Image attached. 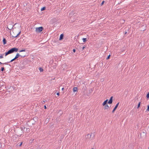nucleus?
Instances as JSON below:
<instances>
[{
    "instance_id": "nucleus-5",
    "label": "nucleus",
    "mask_w": 149,
    "mask_h": 149,
    "mask_svg": "<svg viewBox=\"0 0 149 149\" xmlns=\"http://www.w3.org/2000/svg\"><path fill=\"white\" fill-rule=\"evenodd\" d=\"M119 104V102H118L117 104L116 105L115 107L112 110V113H113L115 112V110H116V109H117V108L118 107Z\"/></svg>"
},
{
    "instance_id": "nucleus-35",
    "label": "nucleus",
    "mask_w": 149,
    "mask_h": 149,
    "mask_svg": "<svg viewBox=\"0 0 149 149\" xmlns=\"http://www.w3.org/2000/svg\"><path fill=\"white\" fill-rule=\"evenodd\" d=\"M63 38H59V40H62L63 39Z\"/></svg>"
},
{
    "instance_id": "nucleus-6",
    "label": "nucleus",
    "mask_w": 149,
    "mask_h": 149,
    "mask_svg": "<svg viewBox=\"0 0 149 149\" xmlns=\"http://www.w3.org/2000/svg\"><path fill=\"white\" fill-rule=\"evenodd\" d=\"M23 130V129L22 127L21 128V130H20L19 131H18V132L17 133V134L20 135H22V134L23 133V132L22 131Z\"/></svg>"
},
{
    "instance_id": "nucleus-30",
    "label": "nucleus",
    "mask_w": 149,
    "mask_h": 149,
    "mask_svg": "<svg viewBox=\"0 0 149 149\" xmlns=\"http://www.w3.org/2000/svg\"><path fill=\"white\" fill-rule=\"evenodd\" d=\"M8 63H1V62H0V64H5L6 65H7L8 64Z\"/></svg>"
},
{
    "instance_id": "nucleus-8",
    "label": "nucleus",
    "mask_w": 149,
    "mask_h": 149,
    "mask_svg": "<svg viewBox=\"0 0 149 149\" xmlns=\"http://www.w3.org/2000/svg\"><path fill=\"white\" fill-rule=\"evenodd\" d=\"M6 88V87L5 86L3 85L0 87V90H1L2 91H4L5 90L4 88Z\"/></svg>"
},
{
    "instance_id": "nucleus-46",
    "label": "nucleus",
    "mask_w": 149,
    "mask_h": 149,
    "mask_svg": "<svg viewBox=\"0 0 149 149\" xmlns=\"http://www.w3.org/2000/svg\"><path fill=\"white\" fill-rule=\"evenodd\" d=\"M25 127H24V129H25Z\"/></svg>"
},
{
    "instance_id": "nucleus-48",
    "label": "nucleus",
    "mask_w": 149,
    "mask_h": 149,
    "mask_svg": "<svg viewBox=\"0 0 149 149\" xmlns=\"http://www.w3.org/2000/svg\"><path fill=\"white\" fill-rule=\"evenodd\" d=\"M91 149H94V148H92Z\"/></svg>"
},
{
    "instance_id": "nucleus-38",
    "label": "nucleus",
    "mask_w": 149,
    "mask_h": 149,
    "mask_svg": "<svg viewBox=\"0 0 149 149\" xmlns=\"http://www.w3.org/2000/svg\"><path fill=\"white\" fill-rule=\"evenodd\" d=\"M73 51L74 53H75L76 52V50L75 49H73Z\"/></svg>"
},
{
    "instance_id": "nucleus-22",
    "label": "nucleus",
    "mask_w": 149,
    "mask_h": 149,
    "mask_svg": "<svg viewBox=\"0 0 149 149\" xmlns=\"http://www.w3.org/2000/svg\"><path fill=\"white\" fill-rule=\"evenodd\" d=\"M26 131L27 133H29L30 132V129L28 128H26Z\"/></svg>"
},
{
    "instance_id": "nucleus-23",
    "label": "nucleus",
    "mask_w": 149,
    "mask_h": 149,
    "mask_svg": "<svg viewBox=\"0 0 149 149\" xmlns=\"http://www.w3.org/2000/svg\"><path fill=\"white\" fill-rule=\"evenodd\" d=\"M141 106V102H140L138 104V106L137 107V108L138 109Z\"/></svg>"
},
{
    "instance_id": "nucleus-29",
    "label": "nucleus",
    "mask_w": 149,
    "mask_h": 149,
    "mask_svg": "<svg viewBox=\"0 0 149 149\" xmlns=\"http://www.w3.org/2000/svg\"><path fill=\"white\" fill-rule=\"evenodd\" d=\"M25 49H22V50L19 51L20 52H25Z\"/></svg>"
},
{
    "instance_id": "nucleus-12",
    "label": "nucleus",
    "mask_w": 149,
    "mask_h": 149,
    "mask_svg": "<svg viewBox=\"0 0 149 149\" xmlns=\"http://www.w3.org/2000/svg\"><path fill=\"white\" fill-rule=\"evenodd\" d=\"M78 91V88L77 87H75L73 88V91L74 92L77 91Z\"/></svg>"
},
{
    "instance_id": "nucleus-21",
    "label": "nucleus",
    "mask_w": 149,
    "mask_h": 149,
    "mask_svg": "<svg viewBox=\"0 0 149 149\" xmlns=\"http://www.w3.org/2000/svg\"><path fill=\"white\" fill-rule=\"evenodd\" d=\"M1 71L2 72H3L5 70V68L3 67H1Z\"/></svg>"
},
{
    "instance_id": "nucleus-26",
    "label": "nucleus",
    "mask_w": 149,
    "mask_h": 149,
    "mask_svg": "<svg viewBox=\"0 0 149 149\" xmlns=\"http://www.w3.org/2000/svg\"><path fill=\"white\" fill-rule=\"evenodd\" d=\"M3 55H4L3 54H1V55L0 56V58H3Z\"/></svg>"
},
{
    "instance_id": "nucleus-15",
    "label": "nucleus",
    "mask_w": 149,
    "mask_h": 149,
    "mask_svg": "<svg viewBox=\"0 0 149 149\" xmlns=\"http://www.w3.org/2000/svg\"><path fill=\"white\" fill-rule=\"evenodd\" d=\"M58 113H60V116H61L63 113V112L62 110H60L58 111Z\"/></svg>"
},
{
    "instance_id": "nucleus-24",
    "label": "nucleus",
    "mask_w": 149,
    "mask_h": 149,
    "mask_svg": "<svg viewBox=\"0 0 149 149\" xmlns=\"http://www.w3.org/2000/svg\"><path fill=\"white\" fill-rule=\"evenodd\" d=\"M111 55L110 54L106 58V59L108 60L110 58V57Z\"/></svg>"
},
{
    "instance_id": "nucleus-47",
    "label": "nucleus",
    "mask_w": 149,
    "mask_h": 149,
    "mask_svg": "<svg viewBox=\"0 0 149 149\" xmlns=\"http://www.w3.org/2000/svg\"><path fill=\"white\" fill-rule=\"evenodd\" d=\"M71 13L72 14V13H73V12H71Z\"/></svg>"
},
{
    "instance_id": "nucleus-42",
    "label": "nucleus",
    "mask_w": 149,
    "mask_h": 149,
    "mask_svg": "<svg viewBox=\"0 0 149 149\" xmlns=\"http://www.w3.org/2000/svg\"><path fill=\"white\" fill-rule=\"evenodd\" d=\"M64 88H62V91H63L64 90Z\"/></svg>"
},
{
    "instance_id": "nucleus-37",
    "label": "nucleus",
    "mask_w": 149,
    "mask_h": 149,
    "mask_svg": "<svg viewBox=\"0 0 149 149\" xmlns=\"http://www.w3.org/2000/svg\"><path fill=\"white\" fill-rule=\"evenodd\" d=\"M56 94L58 96H59V95H60V93H59V92H58V93H56Z\"/></svg>"
},
{
    "instance_id": "nucleus-3",
    "label": "nucleus",
    "mask_w": 149,
    "mask_h": 149,
    "mask_svg": "<svg viewBox=\"0 0 149 149\" xmlns=\"http://www.w3.org/2000/svg\"><path fill=\"white\" fill-rule=\"evenodd\" d=\"M43 29L44 28L42 26L37 27L36 28V31L38 33H40L42 31Z\"/></svg>"
},
{
    "instance_id": "nucleus-25",
    "label": "nucleus",
    "mask_w": 149,
    "mask_h": 149,
    "mask_svg": "<svg viewBox=\"0 0 149 149\" xmlns=\"http://www.w3.org/2000/svg\"><path fill=\"white\" fill-rule=\"evenodd\" d=\"M146 97L147 99H148L149 98V92H148L147 94Z\"/></svg>"
},
{
    "instance_id": "nucleus-4",
    "label": "nucleus",
    "mask_w": 149,
    "mask_h": 149,
    "mask_svg": "<svg viewBox=\"0 0 149 149\" xmlns=\"http://www.w3.org/2000/svg\"><path fill=\"white\" fill-rule=\"evenodd\" d=\"M125 31L124 32V33L125 35H126V34H128L129 33V28L126 27L125 28Z\"/></svg>"
},
{
    "instance_id": "nucleus-16",
    "label": "nucleus",
    "mask_w": 149,
    "mask_h": 149,
    "mask_svg": "<svg viewBox=\"0 0 149 149\" xmlns=\"http://www.w3.org/2000/svg\"><path fill=\"white\" fill-rule=\"evenodd\" d=\"M113 102V100H109L108 102H107V103L109 104H111Z\"/></svg>"
},
{
    "instance_id": "nucleus-2",
    "label": "nucleus",
    "mask_w": 149,
    "mask_h": 149,
    "mask_svg": "<svg viewBox=\"0 0 149 149\" xmlns=\"http://www.w3.org/2000/svg\"><path fill=\"white\" fill-rule=\"evenodd\" d=\"M12 33H11V32L10 33L12 37H17L21 33L20 31L17 32V30L16 29H13L12 30Z\"/></svg>"
},
{
    "instance_id": "nucleus-1",
    "label": "nucleus",
    "mask_w": 149,
    "mask_h": 149,
    "mask_svg": "<svg viewBox=\"0 0 149 149\" xmlns=\"http://www.w3.org/2000/svg\"><path fill=\"white\" fill-rule=\"evenodd\" d=\"M18 49L16 47L12 48L8 50V51L5 53V56H6L9 54H12L14 52H17L18 51Z\"/></svg>"
},
{
    "instance_id": "nucleus-13",
    "label": "nucleus",
    "mask_w": 149,
    "mask_h": 149,
    "mask_svg": "<svg viewBox=\"0 0 149 149\" xmlns=\"http://www.w3.org/2000/svg\"><path fill=\"white\" fill-rule=\"evenodd\" d=\"M53 36L54 37H58V34L57 33H55Z\"/></svg>"
},
{
    "instance_id": "nucleus-17",
    "label": "nucleus",
    "mask_w": 149,
    "mask_h": 149,
    "mask_svg": "<svg viewBox=\"0 0 149 149\" xmlns=\"http://www.w3.org/2000/svg\"><path fill=\"white\" fill-rule=\"evenodd\" d=\"M82 40L83 42H85L87 41V38H83Z\"/></svg>"
},
{
    "instance_id": "nucleus-32",
    "label": "nucleus",
    "mask_w": 149,
    "mask_h": 149,
    "mask_svg": "<svg viewBox=\"0 0 149 149\" xmlns=\"http://www.w3.org/2000/svg\"><path fill=\"white\" fill-rule=\"evenodd\" d=\"M22 142H21L19 144V146H22Z\"/></svg>"
},
{
    "instance_id": "nucleus-9",
    "label": "nucleus",
    "mask_w": 149,
    "mask_h": 149,
    "mask_svg": "<svg viewBox=\"0 0 149 149\" xmlns=\"http://www.w3.org/2000/svg\"><path fill=\"white\" fill-rule=\"evenodd\" d=\"M89 136H90V138H91V139L93 138L94 137V135L93 134H92V133L91 134H88L87 136L89 137Z\"/></svg>"
},
{
    "instance_id": "nucleus-10",
    "label": "nucleus",
    "mask_w": 149,
    "mask_h": 149,
    "mask_svg": "<svg viewBox=\"0 0 149 149\" xmlns=\"http://www.w3.org/2000/svg\"><path fill=\"white\" fill-rule=\"evenodd\" d=\"M108 101V100L107 99L105 101H104V102H103L102 104V105L104 106H105L107 104V103L108 102H107Z\"/></svg>"
},
{
    "instance_id": "nucleus-18",
    "label": "nucleus",
    "mask_w": 149,
    "mask_h": 149,
    "mask_svg": "<svg viewBox=\"0 0 149 149\" xmlns=\"http://www.w3.org/2000/svg\"><path fill=\"white\" fill-rule=\"evenodd\" d=\"M16 59H17L16 58H15V57L14 58H13V59H12L10 61L8 62V63H10V62H12L13 61H15Z\"/></svg>"
},
{
    "instance_id": "nucleus-27",
    "label": "nucleus",
    "mask_w": 149,
    "mask_h": 149,
    "mask_svg": "<svg viewBox=\"0 0 149 149\" xmlns=\"http://www.w3.org/2000/svg\"><path fill=\"white\" fill-rule=\"evenodd\" d=\"M10 91H8V90H6V93H6V94H7L8 93H10Z\"/></svg>"
},
{
    "instance_id": "nucleus-41",
    "label": "nucleus",
    "mask_w": 149,
    "mask_h": 149,
    "mask_svg": "<svg viewBox=\"0 0 149 149\" xmlns=\"http://www.w3.org/2000/svg\"><path fill=\"white\" fill-rule=\"evenodd\" d=\"M46 100H45V101H43V102H42V103H45V102H46Z\"/></svg>"
},
{
    "instance_id": "nucleus-39",
    "label": "nucleus",
    "mask_w": 149,
    "mask_h": 149,
    "mask_svg": "<svg viewBox=\"0 0 149 149\" xmlns=\"http://www.w3.org/2000/svg\"><path fill=\"white\" fill-rule=\"evenodd\" d=\"M44 109H47V107H46V105H45V106H44Z\"/></svg>"
},
{
    "instance_id": "nucleus-7",
    "label": "nucleus",
    "mask_w": 149,
    "mask_h": 149,
    "mask_svg": "<svg viewBox=\"0 0 149 149\" xmlns=\"http://www.w3.org/2000/svg\"><path fill=\"white\" fill-rule=\"evenodd\" d=\"M19 56H21V57H24L25 56H21V55H20L19 54V53H17L15 56V58H16V59H17L19 57Z\"/></svg>"
},
{
    "instance_id": "nucleus-20",
    "label": "nucleus",
    "mask_w": 149,
    "mask_h": 149,
    "mask_svg": "<svg viewBox=\"0 0 149 149\" xmlns=\"http://www.w3.org/2000/svg\"><path fill=\"white\" fill-rule=\"evenodd\" d=\"M39 70L40 72H42L43 71V69L42 68H39Z\"/></svg>"
},
{
    "instance_id": "nucleus-14",
    "label": "nucleus",
    "mask_w": 149,
    "mask_h": 149,
    "mask_svg": "<svg viewBox=\"0 0 149 149\" xmlns=\"http://www.w3.org/2000/svg\"><path fill=\"white\" fill-rule=\"evenodd\" d=\"M109 108V107L108 105L107 104L105 105V106L104 107V109H108Z\"/></svg>"
},
{
    "instance_id": "nucleus-31",
    "label": "nucleus",
    "mask_w": 149,
    "mask_h": 149,
    "mask_svg": "<svg viewBox=\"0 0 149 149\" xmlns=\"http://www.w3.org/2000/svg\"><path fill=\"white\" fill-rule=\"evenodd\" d=\"M147 109V111H149V104L148 105Z\"/></svg>"
},
{
    "instance_id": "nucleus-40",
    "label": "nucleus",
    "mask_w": 149,
    "mask_h": 149,
    "mask_svg": "<svg viewBox=\"0 0 149 149\" xmlns=\"http://www.w3.org/2000/svg\"><path fill=\"white\" fill-rule=\"evenodd\" d=\"M85 48V47L84 46V47H82V49L84 50Z\"/></svg>"
},
{
    "instance_id": "nucleus-45",
    "label": "nucleus",
    "mask_w": 149,
    "mask_h": 149,
    "mask_svg": "<svg viewBox=\"0 0 149 149\" xmlns=\"http://www.w3.org/2000/svg\"><path fill=\"white\" fill-rule=\"evenodd\" d=\"M71 118H70L69 119V120H71Z\"/></svg>"
},
{
    "instance_id": "nucleus-19",
    "label": "nucleus",
    "mask_w": 149,
    "mask_h": 149,
    "mask_svg": "<svg viewBox=\"0 0 149 149\" xmlns=\"http://www.w3.org/2000/svg\"><path fill=\"white\" fill-rule=\"evenodd\" d=\"M46 9V7H45V6H44L43 7H42L41 9V11H43V10H45Z\"/></svg>"
},
{
    "instance_id": "nucleus-50",
    "label": "nucleus",
    "mask_w": 149,
    "mask_h": 149,
    "mask_svg": "<svg viewBox=\"0 0 149 149\" xmlns=\"http://www.w3.org/2000/svg\"><path fill=\"white\" fill-rule=\"evenodd\" d=\"M49 40V39H48V40H47V41L48 40Z\"/></svg>"
},
{
    "instance_id": "nucleus-34",
    "label": "nucleus",
    "mask_w": 149,
    "mask_h": 149,
    "mask_svg": "<svg viewBox=\"0 0 149 149\" xmlns=\"http://www.w3.org/2000/svg\"><path fill=\"white\" fill-rule=\"evenodd\" d=\"M89 93H92V89L89 90Z\"/></svg>"
},
{
    "instance_id": "nucleus-28",
    "label": "nucleus",
    "mask_w": 149,
    "mask_h": 149,
    "mask_svg": "<svg viewBox=\"0 0 149 149\" xmlns=\"http://www.w3.org/2000/svg\"><path fill=\"white\" fill-rule=\"evenodd\" d=\"M63 36H64V35H63V33H62L60 35L59 37H63Z\"/></svg>"
},
{
    "instance_id": "nucleus-36",
    "label": "nucleus",
    "mask_w": 149,
    "mask_h": 149,
    "mask_svg": "<svg viewBox=\"0 0 149 149\" xmlns=\"http://www.w3.org/2000/svg\"><path fill=\"white\" fill-rule=\"evenodd\" d=\"M113 96H111L110 97L109 100H113Z\"/></svg>"
},
{
    "instance_id": "nucleus-11",
    "label": "nucleus",
    "mask_w": 149,
    "mask_h": 149,
    "mask_svg": "<svg viewBox=\"0 0 149 149\" xmlns=\"http://www.w3.org/2000/svg\"><path fill=\"white\" fill-rule=\"evenodd\" d=\"M3 45H5L6 44L7 41L5 38H3Z\"/></svg>"
},
{
    "instance_id": "nucleus-43",
    "label": "nucleus",
    "mask_w": 149,
    "mask_h": 149,
    "mask_svg": "<svg viewBox=\"0 0 149 149\" xmlns=\"http://www.w3.org/2000/svg\"><path fill=\"white\" fill-rule=\"evenodd\" d=\"M143 134L144 135H145V132H143Z\"/></svg>"
},
{
    "instance_id": "nucleus-49",
    "label": "nucleus",
    "mask_w": 149,
    "mask_h": 149,
    "mask_svg": "<svg viewBox=\"0 0 149 149\" xmlns=\"http://www.w3.org/2000/svg\"><path fill=\"white\" fill-rule=\"evenodd\" d=\"M49 40V39H48V40H47V41L48 40Z\"/></svg>"
},
{
    "instance_id": "nucleus-33",
    "label": "nucleus",
    "mask_w": 149,
    "mask_h": 149,
    "mask_svg": "<svg viewBox=\"0 0 149 149\" xmlns=\"http://www.w3.org/2000/svg\"><path fill=\"white\" fill-rule=\"evenodd\" d=\"M104 1H103L102 2V3H101V6L103 4H104Z\"/></svg>"
},
{
    "instance_id": "nucleus-44",
    "label": "nucleus",
    "mask_w": 149,
    "mask_h": 149,
    "mask_svg": "<svg viewBox=\"0 0 149 149\" xmlns=\"http://www.w3.org/2000/svg\"><path fill=\"white\" fill-rule=\"evenodd\" d=\"M47 41V40H46V41L44 43H45V42H46Z\"/></svg>"
}]
</instances>
